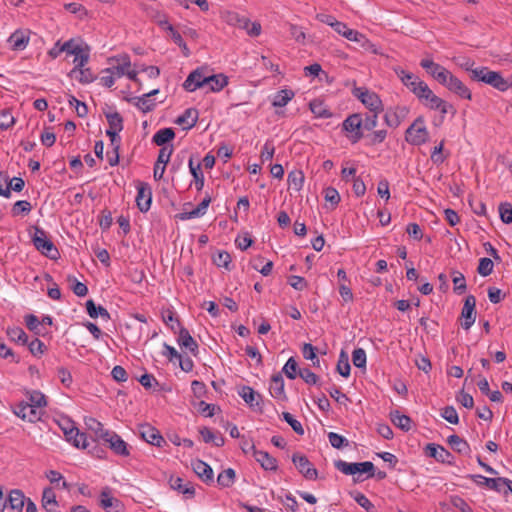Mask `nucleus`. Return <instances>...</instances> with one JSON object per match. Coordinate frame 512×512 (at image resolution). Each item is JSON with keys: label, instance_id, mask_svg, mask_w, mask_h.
<instances>
[{"label": "nucleus", "instance_id": "nucleus-5", "mask_svg": "<svg viewBox=\"0 0 512 512\" xmlns=\"http://www.w3.org/2000/svg\"><path fill=\"white\" fill-rule=\"evenodd\" d=\"M353 95L358 98L370 112H382L383 104L380 97L365 87H356L352 91Z\"/></svg>", "mask_w": 512, "mask_h": 512}, {"label": "nucleus", "instance_id": "nucleus-38", "mask_svg": "<svg viewBox=\"0 0 512 512\" xmlns=\"http://www.w3.org/2000/svg\"><path fill=\"white\" fill-rule=\"evenodd\" d=\"M448 443L451 448L460 454H469L470 446L466 440L454 434L448 437Z\"/></svg>", "mask_w": 512, "mask_h": 512}, {"label": "nucleus", "instance_id": "nucleus-13", "mask_svg": "<svg viewBox=\"0 0 512 512\" xmlns=\"http://www.w3.org/2000/svg\"><path fill=\"white\" fill-rule=\"evenodd\" d=\"M14 414L20 417L22 420H27L31 423H35L41 420L44 411L36 408L33 405H28L22 402L15 407Z\"/></svg>", "mask_w": 512, "mask_h": 512}, {"label": "nucleus", "instance_id": "nucleus-42", "mask_svg": "<svg viewBox=\"0 0 512 512\" xmlns=\"http://www.w3.org/2000/svg\"><path fill=\"white\" fill-rule=\"evenodd\" d=\"M294 92L289 89H283L276 93L273 98L272 105L274 107H284L294 97Z\"/></svg>", "mask_w": 512, "mask_h": 512}, {"label": "nucleus", "instance_id": "nucleus-30", "mask_svg": "<svg viewBox=\"0 0 512 512\" xmlns=\"http://www.w3.org/2000/svg\"><path fill=\"white\" fill-rule=\"evenodd\" d=\"M42 507L47 512H56L58 502L56 500V494L51 487H46L42 493Z\"/></svg>", "mask_w": 512, "mask_h": 512}, {"label": "nucleus", "instance_id": "nucleus-40", "mask_svg": "<svg viewBox=\"0 0 512 512\" xmlns=\"http://www.w3.org/2000/svg\"><path fill=\"white\" fill-rule=\"evenodd\" d=\"M288 188L295 192L301 190L304 182V174L300 170H293L288 174Z\"/></svg>", "mask_w": 512, "mask_h": 512}, {"label": "nucleus", "instance_id": "nucleus-23", "mask_svg": "<svg viewBox=\"0 0 512 512\" xmlns=\"http://www.w3.org/2000/svg\"><path fill=\"white\" fill-rule=\"evenodd\" d=\"M474 480L480 479L479 482H477L478 485H485L489 489L497 491V492H504V489L506 485L509 482V479L507 478H487L481 475H473L471 476Z\"/></svg>", "mask_w": 512, "mask_h": 512}, {"label": "nucleus", "instance_id": "nucleus-2", "mask_svg": "<svg viewBox=\"0 0 512 512\" xmlns=\"http://www.w3.org/2000/svg\"><path fill=\"white\" fill-rule=\"evenodd\" d=\"M32 242L35 248L46 257L56 260L60 254L54 243L48 238L47 233L39 227H35Z\"/></svg>", "mask_w": 512, "mask_h": 512}, {"label": "nucleus", "instance_id": "nucleus-25", "mask_svg": "<svg viewBox=\"0 0 512 512\" xmlns=\"http://www.w3.org/2000/svg\"><path fill=\"white\" fill-rule=\"evenodd\" d=\"M84 423L86 428L94 435L92 443L98 440H104V434L110 432L109 430H105L103 424L93 417H85Z\"/></svg>", "mask_w": 512, "mask_h": 512}, {"label": "nucleus", "instance_id": "nucleus-55", "mask_svg": "<svg viewBox=\"0 0 512 512\" xmlns=\"http://www.w3.org/2000/svg\"><path fill=\"white\" fill-rule=\"evenodd\" d=\"M493 261L490 259V258H481L479 260V265H478V268H477V272L483 276V277H486L488 275H490L493 271Z\"/></svg>", "mask_w": 512, "mask_h": 512}, {"label": "nucleus", "instance_id": "nucleus-56", "mask_svg": "<svg viewBox=\"0 0 512 512\" xmlns=\"http://www.w3.org/2000/svg\"><path fill=\"white\" fill-rule=\"evenodd\" d=\"M282 417L291 426V428L293 429V431L296 434H298V435L304 434V429H303L302 424L298 420H296L292 416V414H290L289 412H283Z\"/></svg>", "mask_w": 512, "mask_h": 512}, {"label": "nucleus", "instance_id": "nucleus-58", "mask_svg": "<svg viewBox=\"0 0 512 512\" xmlns=\"http://www.w3.org/2000/svg\"><path fill=\"white\" fill-rule=\"evenodd\" d=\"M453 284H454V291L458 294H462L466 291V280L462 273L460 272H453Z\"/></svg>", "mask_w": 512, "mask_h": 512}, {"label": "nucleus", "instance_id": "nucleus-33", "mask_svg": "<svg viewBox=\"0 0 512 512\" xmlns=\"http://www.w3.org/2000/svg\"><path fill=\"white\" fill-rule=\"evenodd\" d=\"M390 419L396 427L405 432L409 431L412 427L411 418L407 415L401 414L398 410L390 412Z\"/></svg>", "mask_w": 512, "mask_h": 512}, {"label": "nucleus", "instance_id": "nucleus-7", "mask_svg": "<svg viewBox=\"0 0 512 512\" xmlns=\"http://www.w3.org/2000/svg\"><path fill=\"white\" fill-rule=\"evenodd\" d=\"M292 462L298 469V471L308 480H315L318 476V471L314 468L313 464L309 459L301 454L294 453L292 455Z\"/></svg>", "mask_w": 512, "mask_h": 512}, {"label": "nucleus", "instance_id": "nucleus-12", "mask_svg": "<svg viewBox=\"0 0 512 512\" xmlns=\"http://www.w3.org/2000/svg\"><path fill=\"white\" fill-rule=\"evenodd\" d=\"M26 497L22 490L13 489L9 492L7 499L2 504V511L8 509L10 512H22Z\"/></svg>", "mask_w": 512, "mask_h": 512}, {"label": "nucleus", "instance_id": "nucleus-47", "mask_svg": "<svg viewBox=\"0 0 512 512\" xmlns=\"http://www.w3.org/2000/svg\"><path fill=\"white\" fill-rule=\"evenodd\" d=\"M168 31L174 43L182 49L183 55L185 57H188L190 55V50L187 47L186 43L184 42L181 34L178 31H176L172 25H168Z\"/></svg>", "mask_w": 512, "mask_h": 512}, {"label": "nucleus", "instance_id": "nucleus-31", "mask_svg": "<svg viewBox=\"0 0 512 512\" xmlns=\"http://www.w3.org/2000/svg\"><path fill=\"white\" fill-rule=\"evenodd\" d=\"M117 65L106 69V72H112L116 77L120 78L125 75L128 68L131 66L130 58L128 55H121L115 58Z\"/></svg>", "mask_w": 512, "mask_h": 512}, {"label": "nucleus", "instance_id": "nucleus-29", "mask_svg": "<svg viewBox=\"0 0 512 512\" xmlns=\"http://www.w3.org/2000/svg\"><path fill=\"white\" fill-rule=\"evenodd\" d=\"M198 121V111L194 108H188L175 121L178 125L183 126L184 130L193 128Z\"/></svg>", "mask_w": 512, "mask_h": 512}, {"label": "nucleus", "instance_id": "nucleus-34", "mask_svg": "<svg viewBox=\"0 0 512 512\" xmlns=\"http://www.w3.org/2000/svg\"><path fill=\"white\" fill-rule=\"evenodd\" d=\"M334 465L343 474H345V475H353L354 476V478H353L354 482H361V481L364 480V479L360 478V475L355 476L356 474H358L357 463H348V462H345L343 460H337V461H335Z\"/></svg>", "mask_w": 512, "mask_h": 512}, {"label": "nucleus", "instance_id": "nucleus-1", "mask_svg": "<svg viewBox=\"0 0 512 512\" xmlns=\"http://www.w3.org/2000/svg\"><path fill=\"white\" fill-rule=\"evenodd\" d=\"M471 79L488 84L502 92L509 88L508 81L503 78L501 73L492 71L488 67H476L475 70L472 71Z\"/></svg>", "mask_w": 512, "mask_h": 512}, {"label": "nucleus", "instance_id": "nucleus-43", "mask_svg": "<svg viewBox=\"0 0 512 512\" xmlns=\"http://www.w3.org/2000/svg\"><path fill=\"white\" fill-rule=\"evenodd\" d=\"M235 471L232 468L223 470L217 477V483L223 488H227L233 485L235 481Z\"/></svg>", "mask_w": 512, "mask_h": 512}, {"label": "nucleus", "instance_id": "nucleus-8", "mask_svg": "<svg viewBox=\"0 0 512 512\" xmlns=\"http://www.w3.org/2000/svg\"><path fill=\"white\" fill-rule=\"evenodd\" d=\"M476 298L473 295H468L464 300V305L461 311V326L463 329L468 330L474 324L476 319Z\"/></svg>", "mask_w": 512, "mask_h": 512}, {"label": "nucleus", "instance_id": "nucleus-61", "mask_svg": "<svg viewBox=\"0 0 512 512\" xmlns=\"http://www.w3.org/2000/svg\"><path fill=\"white\" fill-rule=\"evenodd\" d=\"M72 77H75L79 80V82L87 84L94 80V76L89 68H78L76 74Z\"/></svg>", "mask_w": 512, "mask_h": 512}, {"label": "nucleus", "instance_id": "nucleus-63", "mask_svg": "<svg viewBox=\"0 0 512 512\" xmlns=\"http://www.w3.org/2000/svg\"><path fill=\"white\" fill-rule=\"evenodd\" d=\"M64 8L72 14H79L80 19H83L88 14L85 7L79 3H67L64 5Z\"/></svg>", "mask_w": 512, "mask_h": 512}, {"label": "nucleus", "instance_id": "nucleus-28", "mask_svg": "<svg viewBox=\"0 0 512 512\" xmlns=\"http://www.w3.org/2000/svg\"><path fill=\"white\" fill-rule=\"evenodd\" d=\"M178 343L182 348L188 349L192 354H197L198 344L184 327H180L179 329Z\"/></svg>", "mask_w": 512, "mask_h": 512}, {"label": "nucleus", "instance_id": "nucleus-15", "mask_svg": "<svg viewBox=\"0 0 512 512\" xmlns=\"http://www.w3.org/2000/svg\"><path fill=\"white\" fill-rule=\"evenodd\" d=\"M105 444H108L110 449L117 455L120 456H128L129 450L127 448V443L115 432L110 431L109 433L104 434V440H102Z\"/></svg>", "mask_w": 512, "mask_h": 512}, {"label": "nucleus", "instance_id": "nucleus-50", "mask_svg": "<svg viewBox=\"0 0 512 512\" xmlns=\"http://www.w3.org/2000/svg\"><path fill=\"white\" fill-rule=\"evenodd\" d=\"M324 198L327 202L330 203L331 209H335L337 205L339 204L341 197L338 193V191L333 187H327L324 190Z\"/></svg>", "mask_w": 512, "mask_h": 512}, {"label": "nucleus", "instance_id": "nucleus-62", "mask_svg": "<svg viewBox=\"0 0 512 512\" xmlns=\"http://www.w3.org/2000/svg\"><path fill=\"white\" fill-rule=\"evenodd\" d=\"M28 348L31 354L34 356H41L46 350L45 344L38 338L33 339L28 344Z\"/></svg>", "mask_w": 512, "mask_h": 512}, {"label": "nucleus", "instance_id": "nucleus-22", "mask_svg": "<svg viewBox=\"0 0 512 512\" xmlns=\"http://www.w3.org/2000/svg\"><path fill=\"white\" fill-rule=\"evenodd\" d=\"M269 392L270 395L278 401L287 400V396L284 391V380L281 373H277L272 376Z\"/></svg>", "mask_w": 512, "mask_h": 512}, {"label": "nucleus", "instance_id": "nucleus-14", "mask_svg": "<svg viewBox=\"0 0 512 512\" xmlns=\"http://www.w3.org/2000/svg\"><path fill=\"white\" fill-rule=\"evenodd\" d=\"M152 201V190L149 184L138 182L136 204L141 212H147L150 209Z\"/></svg>", "mask_w": 512, "mask_h": 512}, {"label": "nucleus", "instance_id": "nucleus-21", "mask_svg": "<svg viewBox=\"0 0 512 512\" xmlns=\"http://www.w3.org/2000/svg\"><path fill=\"white\" fill-rule=\"evenodd\" d=\"M394 72L399 77L403 85H405L414 94L418 88V83H421L422 80H420L415 74L405 71L401 67H395Z\"/></svg>", "mask_w": 512, "mask_h": 512}, {"label": "nucleus", "instance_id": "nucleus-52", "mask_svg": "<svg viewBox=\"0 0 512 512\" xmlns=\"http://www.w3.org/2000/svg\"><path fill=\"white\" fill-rule=\"evenodd\" d=\"M31 209L32 206L30 202L26 200H19L13 205L11 213L13 216H19L21 214L26 215L31 211Z\"/></svg>", "mask_w": 512, "mask_h": 512}, {"label": "nucleus", "instance_id": "nucleus-20", "mask_svg": "<svg viewBox=\"0 0 512 512\" xmlns=\"http://www.w3.org/2000/svg\"><path fill=\"white\" fill-rule=\"evenodd\" d=\"M64 434L69 442L77 448L88 449L92 443L88 441L86 433L79 432L78 428L72 426L70 429L64 428Z\"/></svg>", "mask_w": 512, "mask_h": 512}, {"label": "nucleus", "instance_id": "nucleus-45", "mask_svg": "<svg viewBox=\"0 0 512 512\" xmlns=\"http://www.w3.org/2000/svg\"><path fill=\"white\" fill-rule=\"evenodd\" d=\"M336 370L343 377H348L350 375L351 367L349 364L348 355L344 351H341L339 355Z\"/></svg>", "mask_w": 512, "mask_h": 512}, {"label": "nucleus", "instance_id": "nucleus-18", "mask_svg": "<svg viewBox=\"0 0 512 512\" xmlns=\"http://www.w3.org/2000/svg\"><path fill=\"white\" fill-rule=\"evenodd\" d=\"M409 109L406 106L390 108L384 115L385 123L392 128H397L407 117Z\"/></svg>", "mask_w": 512, "mask_h": 512}, {"label": "nucleus", "instance_id": "nucleus-35", "mask_svg": "<svg viewBox=\"0 0 512 512\" xmlns=\"http://www.w3.org/2000/svg\"><path fill=\"white\" fill-rule=\"evenodd\" d=\"M228 85V77L222 73L215 75H208L209 90L212 92H219Z\"/></svg>", "mask_w": 512, "mask_h": 512}, {"label": "nucleus", "instance_id": "nucleus-27", "mask_svg": "<svg viewBox=\"0 0 512 512\" xmlns=\"http://www.w3.org/2000/svg\"><path fill=\"white\" fill-rule=\"evenodd\" d=\"M420 66L427 71L438 83L447 69L431 59H422Z\"/></svg>", "mask_w": 512, "mask_h": 512}, {"label": "nucleus", "instance_id": "nucleus-32", "mask_svg": "<svg viewBox=\"0 0 512 512\" xmlns=\"http://www.w3.org/2000/svg\"><path fill=\"white\" fill-rule=\"evenodd\" d=\"M169 482L171 488L174 490H177L182 494H186L189 497L194 496L195 489L190 482H184V480L180 477H171Z\"/></svg>", "mask_w": 512, "mask_h": 512}, {"label": "nucleus", "instance_id": "nucleus-11", "mask_svg": "<svg viewBox=\"0 0 512 512\" xmlns=\"http://www.w3.org/2000/svg\"><path fill=\"white\" fill-rule=\"evenodd\" d=\"M208 76L204 74L203 68H197L192 71L183 83V87L188 92H194L198 88L207 86Z\"/></svg>", "mask_w": 512, "mask_h": 512}, {"label": "nucleus", "instance_id": "nucleus-41", "mask_svg": "<svg viewBox=\"0 0 512 512\" xmlns=\"http://www.w3.org/2000/svg\"><path fill=\"white\" fill-rule=\"evenodd\" d=\"M86 309L88 315L93 319L97 318L98 316H101L106 320L110 319V314L107 311V309H105L102 306H96L95 302L92 299L86 302Z\"/></svg>", "mask_w": 512, "mask_h": 512}, {"label": "nucleus", "instance_id": "nucleus-48", "mask_svg": "<svg viewBox=\"0 0 512 512\" xmlns=\"http://www.w3.org/2000/svg\"><path fill=\"white\" fill-rule=\"evenodd\" d=\"M28 405H33L36 408L43 410V408L47 405L46 397L40 391H33L29 394V402H26Z\"/></svg>", "mask_w": 512, "mask_h": 512}, {"label": "nucleus", "instance_id": "nucleus-19", "mask_svg": "<svg viewBox=\"0 0 512 512\" xmlns=\"http://www.w3.org/2000/svg\"><path fill=\"white\" fill-rule=\"evenodd\" d=\"M99 505L106 512H121L123 510L121 501L113 497L108 488L101 491Z\"/></svg>", "mask_w": 512, "mask_h": 512}, {"label": "nucleus", "instance_id": "nucleus-59", "mask_svg": "<svg viewBox=\"0 0 512 512\" xmlns=\"http://www.w3.org/2000/svg\"><path fill=\"white\" fill-rule=\"evenodd\" d=\"M499 214L503 223H512V205L510 203H501L499 206Z\"/></svg>", "mask_w": 512, "mask_h": 512}, {"label": "nucleus", "instance_id": "nucleus-37", "mask_svg": "<svg viewBox=\"0 0 512 512\" xmlns=\"http://www.w3.org/2000/svg\"><path fill=\"white\" fill-rule=\"evenodd\" d=\"M76 50H79V52L72 54L75 56L74 61H73L75 64V67L71 70V72L69 74L70 76H73L74 74H76L78 68L84 67L89 60V50L87 47L83 48L82 46H80Z\"/></svg>", "mask_w": 512, "mask_h": 512}, {"label": "nucleus", "instance_id": "nucleus-36", "mask_svg": "<svg viewBox=\"0 0 512 512\" xmlns=\"http://www.w3.org/2000/svg\"><path fill=\"white\" fill-rule=\"evenodd\" d=\"M125 100L133 103L138 109H140L144 113L152 111L156 106V103L150 100L148 97H146L145 94L141 97L125 98Z\"/></svg>", "mask_w": 512, "mask_h": 512}, {"label": "nucleus", "instance_id": "nucleus-51", "mask_svg": "<svg viewBox=\"0 0 512 512\" xmlns=\"http://www.w3.org/2000/svg\"><path fill=\"white\" fill-rule=\"evenodd\" d=\"M106 118L109 124V129L122 131L123 129V118L118 112L106 114Z\"/></svg>", "mask_w": 512, "mask_h": 512}, {"label": "nucleus", "instance_id": "nucleus-10", "mask_svg": "<svg viewBox=\"0 0 512 512\" xmlns=\"http://www.w3.org/2000/svg\"><path fill=\"white\" fill-rule=\"evenodd\" d=\"M138 432L144 441L156 447H162L163 444L166 443L159 430L150 424H140L138 426Z\"/></svg>", "mask_w": 512, "mask_h": 512}, {"label": "nucleus", "instance_id": "nucleus-26", "mask_svg": "<svg viewBox=\"0 0 512 512\" xmlns=\"http://www.w3.org/2000/svg\"><path fill=\"white\" fill-rule=\"evenodd\" d=\"M253 457L264 470L276 471L278 468L276 458L266 451L254 450Z\"/></svg>", "mask_w": 512, "mask_h": 512}, {"label": "nucleus", "instance_id": "nucleus-6", "mask_svg": "<svg viewBox=\"0 0 512 512\" xmlns=\"http://www.w3.org/2000/svg\"><path fill=\"white\" fill-rule=\"evenodd\" d=\"M239 396L254 411L262 413L264 401L262 395L250 386H242L238 391Z\"/></svg>", "mask_w": 512, "mask_h": 512}, {"label": "nucleus", "instance_id": "nucleus-17", "mask_svg": "<svg viewBox=\"0 0 512 512\" xmlns=\"http://www.w3.org/2000/svg\"><path fill=\"white\" fill-rule=\"evenodd\" d=\"M427 456L434 458L436 461L446 464H453V455L443 446L430 443L425 447Z\"/></svg>", "mask_w": 512, "mask_h": 512}, {"label": "nucleus", "instance_id": "nucleus-53", "mask_svg": "<svg viewBox=\"0 0 512 512\" xmlns=\"http://www.w3.org/2000/svg\"><path fill=\"white\" fill-rule=\"evenodd\" d=\"M378 113L379 112L366 113L365 117L362 118V128L367 131L373 130L378 123Z\"/></svg>", "mask_w": 512, "mask_h": 512}, {"label": "nucleus", "instance_id": "nucleus-54", "mask_svg": "<svg viewBox=\"0 0 512 512\" xmlns=\"http://www.w3.org/2000/svg\"><path fill=\"white\" fill-rule=\"evenodd\" d=\"M298 364L293 357H290L283 367V372L289 379H295L298 375Z\"/></svg>", "mask_w": 512, "mask_h": 512}, {"label": "nucleus", "instance_id": "nucleus-39", "mask_svg": "<svg viewBox=\"0 0 512 512\" xmlns=\"http://www.w3.org/2000/svg\"><path fill=\"white\" fill-rule=\"evenodd\" d=\"M174 137L175 132L172 128H163L154 134L152 141L158 146H165V144L172 141Z\"/></svg>", "mask_w": 512, "mask_h": 512}, {"label": "nucleus", "instance_id": "nucleus-44", "mask_svg": "<svg viewBox=\"0 0 512 512\" xmlns=\"http://www.w3.org/2000/svg\"><path fill=\"white\" fill-rule=\"evenodd\" d=\"M7 336L11 341H14L21 345H26L28 337L24 330L20 327L8 328Z\"/></svg>", "mask_w": 512, "mask_h": 512}, {"label": "nucleus", "instance_id": "nucleus-3", "mask_svg": "<svg viewBox=\"0 0 512 512\" xmlns=\"http://www.w3.org/2000/svg\"><path fill=\"white\" fill-rule=\"evenodd\" d=\"M429 139V132L424 125V118L419 116L407 128L405 132V140L411 145L420 146Z\"/></svg>", "mask_w": 512, "mask_h": 512}, {"label": "nucleus", "instance_id": "nucleus-60", "mask_svg": "<svg viewBox=\"0 0 512 512\" xmlns=\"http://www.w3.org/2000/svg\"><path fill=\"white\" fill-rule=\"evenodd\" d=\"M441 416L451 424H458L459 417L453 406H446L442 409Z\"/></svg>", "mask_w": 512, "mask_h": 512}, {"label": "nucleus", "instance_id": "nucleus-46", "mask_svg": "<svg viewBox=\"0 0 512 512\" xmlns=\"http://www.w3.org/2000/svg\"><path fill=\"white\" fill-rule=\"evenodd\" d=\"M311 112L319 118H329L331 116V113L328 109L324 107V104L320 100H313L309 104Z\"/></svg>", "mask_w": 512, "mask_h": 512}, {"label": "nucleus", "instance_id": "nucleus-4", "mask_svg": "<svg viewBox=\"0 0 512 512\" xmlns=\"http://www.w3.org/2000/svg\"><path fill=\"white\" fill-rule=\"evenodd\" d=\"M439 84L445 86L449 91L455 93L461 98L468 100H471L472 98L469 88L449 70L443 74Z\"/></svg>", "mask_w": 512, "mask_h": 512}, {"label": "nucleus", "instance_id": "nucleus-16", "mask_svg": "<svg viewBox=\"0 0 512 512\" xmlns=\"http://www.w3.org/2000/svg\"><path fill=\"white\" fill-rule=\"evenodd\" d=\"M30 31L18 29L7 39L9 48L13 51L24 50L30 41Z\"/></svg>", "mask_w": 512, "mask_h": 512}, {"label": "nucleus", "instance_id": "nucleus-49", "mask_svg": "<svg viewBox=\"0 0 512 512\" xmlns=\"http://www.w3.org/2000/svg\"><path fill=\"white\" fill-rule=\"evenodd\" d=\"M350 495L357 502V504L364 508L367 512H374L375 506L364 494L360 492H350Z\"/></svg>", "mask_w": 512, "mask_h": 512}, {"label": "nucleus", "instance_id": "nucleus-9", "mask_svg": "<svg viewBox=\"0 0 512 512\" xmlns=\"http://www.w3.org/2000/svg\"><path fill=\"white\" fill-rule=\"evenodd\" d=\"M343 129L347 132L353 133L351 136L352 143L358 142L364 137L362 132V116L359 113L348 116L343 124Z\"/></svg>", "mask_w": 512, "mask_h": 512}, {"label": "nucleus", "instance_id": "nucleus-64", "mask_svg": "<svg viewBox=\"0 0 512 512\" xmlns=\"http://www.w3.org/2000/svg\"><path fill=\"white\" fill-rule=\"evenodd\" d=\"M298 375L310 385L316 384L319 380V377L308 368L299 369Z\"/></svg>", "mask_w": 512, "mask_h": 512}, {"label": "nucleus", "instance_id": "nucleus-24", "mask_svg": "<svg viewBox=\"0 0 512 512\" xmlns=\"http://www.w3.org/2000/svg\"><path fill=\"white\" fill-rule=\"evenodd\" d=\"M191 466L202 481L205 483L213 482V470L206 462L196 459L192 461Z\"/></svg>", "mask_w": 512, "mask_h": 512}, {"label": "nucleus", "instance_id": "nucleus-57", "mask_svg": "<svg viewBox=\"0 0 512 512\" xmlns=\"http://www.w3.org/2000/svg\"><path fill=\"white\" fill-rule=\"evenodd\" d=\"M352 362L357 368L366 367V352L362 348H357L352 353Z\"/></svg>", "mask_w": 512, "mask_h": 512}]
</instances>
